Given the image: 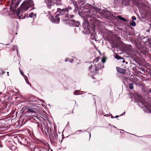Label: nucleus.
Segmentation results:
<instances>
[{
	"label": "nucleus",
	"mask_w": 151,
	"mask_h": 151,
	"mask_svg": "<svg viewBox=\"0 0 151 151\" xmlns=\"http://www.w3.org/2000/svg\"><path fill=\"white\" fill-rule=\"evenodd\" d=\"M16 0H12L11 4H12ZM34 4L32 0H29L25 1L22 4L20 8H18L15 11L12 6V4L10 7V10L12 11L13 13H15L19 18L23 19L24 17L22 16V13L23 11H26L28 10L30 7L32 8V10L33 9Z\"/></svg>",
	"instance_id": "nucleus-1"
},
{
	"label": "nucleus",
	"mask_w": 151,
	"mask_h": 151,
	"mask_svg": "<svg viewBox=\"0 0 151 151\" xmlns=\"http://www.w3.org/2000/svg\"><path fill=\"white\" fill-rule=\"evenodd\" d=\"M58 11L59 12V16H62V17L66 18L68 17V8H65L63 9L60 8L58 9Z\"/></svg>",
	"instance_id": "nucleus-2"
},
{
	"label": "nucleus",
	"mask_w": 151,
	"mask_h": 151,
	"mask_svg": "<svg viewBox=\"0 0 151 151\" xmlns=\"http://www.w3.org/2000/svg\"><path fill=\"white\" fill-rule=\"evenodd\" d=\"M49 19L51 22L55 23H59L60 20L58 14H56L55 17L53 16H50L49 17Z\"/></svg>",
	"instance_id": "nucleus-3"
},
{
	"label": "nucleus",
	"mask_w": 151,
	"mask_h": 151,
	"mask_svg": "<svg viewBox=\"0 0 151 151\" xmlns=\"http://www.w3.org/2000/svg\"><path fill=\"white\" fill-rule=\"evenodd\" d=\"M116 70L118 72L123 74H124L126 71L125 69L119 67L116 68Z\"/></svg>",
	"instance_id": "nucleus-4"
},
{
	"label": "nucleus",
	"mask_w": 151,
	"mask_h": 151,
	"mask_svg": "<svg viewBox=\"0 0 151 151\" xmlns=\"http://www.w3.org/2000/svg\"><path fill=\"white\" fill-rule=\"evenodd\" d=\"M20 71L21 74L23 76H24V78L25 80L26 83L27 84H29V82L27 77L26 76L24 75V73L23 72H22L20 70Z\"/></svg>",
	"instance_id": "nucleus-5"
},
{
	"label": "nucleus",
	"mask_w": 151,
	"mask_h": 151,
	"mask_svg": "<svg viewBox=\"0 0 151 151\" xmlns=\"http://www.w3.org/2000/svg\"><path fill=\"white\" fill-rule=\"evenodd\" d=\"M100 65H98L97 66H96V65H93V69L94 68L95 69V71L99 70V69L101 68V67L100 66Z\"/></svg>",
	"instance_id": "nucleus-6"
},
{
	"label": "nucleus",
	"mask_w": 151,
	"mask_h": 151,
	"mask_svg": "<svg viewBox=\"0 0 151 151\" xmlns=\"http://www.w3.org/2000/svg\"><path fill=\"white\" fill-rule=\"evenodd\" d=\"M117 17L119 19H120L124 21L125 22L126 21V20L125 18H123V17H121L120 16H117Z\"/></svg>",
	"instance_id": "nucleus-7"
},
{
	"label": "nucleus",
	"mask_w": 151,
	"mask_h": 151,
	"mask_svg": "<svg viewBox=\"0 0 151 151\" xmlns=\"http://www.w3.org/2000/svg\"><path fill=\"white\" fill-rule=\"evenodd\" d=\"M134 84L133 83H130L129 85V87L130 89H132L134 88Z\"/></svg>",
	"instance_id": "nucleus-8"
},
{
	"label": "nucleus",
	"mask_w": 151,
	"mask_h": 151,
	"mask_svg": "<svg viewBox=\"0 0 151 151\" xmlns=\"http://www.w3.org/2000/svg\"><path fill=\"white\" fill-rule=\"evenodd\" d=\"M99 57H97L95 59L93 60V63H96V62H98L99 61Z\"/></svg>",
	"instance_id": "nucleus-9"
},
{
	"label": "nucleus",
	"mask_w": 151,
	"mask_h": 151,
	"mask_svg": "<svg viewBox=\"0 0 151 151\" xmlns=\"http://www.w3.org/2000/svg\"><path fill=\"white\" fill-rule=\"evenodd\" d=\"M115 58H116V59H117V60H119V59H124L123 58H121L119 56V55H115Z\"/></svg>",
	"instance_id": "nucleus-10"
},
{
	"label": "nucleus",
	"mask_w": 151,
	"mask_h": 151,
	"mask_svg": "<svg viewBox=\"0 0 151 151\" xmlns=\"http://www.w3.org/2000/svg\"><path fill=\"white\" fill-rule=\"evenodd\" d=\"M136 25V23L134 21H133L130 24V25L133 26H134Z\"/></svg>",
	"instance_id": "nucleus-11"
},
{
	"label": "nucleus",
	"mask_w": 151,
	"mask_h": 151,
	"mask_svg": "<svg viewBox=\"0 0 151 151\" xmlns=\"http://www.w3.org/2000/svg\"><path fill=\"white\" fill-rule=\"evenodd\" d=\"M79 92V90H76L74 92V95H78L80 94L78 93V92Z\"/></svg>",
	"instance_id": "nucleus-12"
},
{
	"label": "nucleus",
	"mask_w": 151,
	"mask_h": 151,
	"mask_svg": "<svg viewBox=\"0 0 151 151\" xmlns=\"http://www.w3.org/2000/svg\"><path fill=\"white\" fill-rule=\"evenodd\" d=\"M35 15L33 13H31L29 14V16L31 17H34Z\"/></svg>",
	"instance_id": "nucleus-13"
},
{
	"label": "nucleus",
	"mask_w": 151,
	"mask_h": 151,
	"mask_svg": "<svg viewBox=\"0 0 151 151\" xmlns=\"http://www.w3.org/2000/svg\"><path fill=\"white\" fill-rule=\"evenodd\" d=\"M28 111L31 112L32 113H34L35 112V111H33L32 109H28Z\"/></svg>",
	"instance_id": "nucleus-14"
},
{
	"label": "nucleus",
	"mask_w": 151,
	"mask_h": 151,
	"mask_svg": "<svg viewBox=\"0 0 151 151\" xmlns=\"http://www.w3.org/2000/svg\"><path fill=\"white\" fill-rule=\"evenodd\" d=\"M80 25V23L78 22H76V25L75 26L76 27H78Z\"/></svg>",
	"instance_id": "nucleus-15"
},
{
	"label": "nucleus",
	"mask_w": 151,
	"mask_h": 151,
	"mask_svg": "<svg viewBox=\"0 0 151 151\" xmlns=\"http://www.w3.org/2000/svg\"><path fill=\"white\" fill-rule=\"evenodd\" d=\"M132 18L133 21H134V20H135L136 19V17L134 16H132Z\"/></svg>",
	"instance_id": "nucleus-16"
},
{
	"label": "nucleus",
	"mask_w": 151,
	"mask_h": 151,
	"mask_svg": "<svg viewBox=\"0 0 151 151\" xmlns=\"http://www.w3.org/2000/svg\"><path fill=\"white\" fill-rule=\"evenodd\" d=\"M146 109H147V110H146V112H147V113H148V112H149V113H150V112H151V111H150V110H147V108H146Z\"/></svg>",
	"instance_id": "nucleus-17"
},
{
	"label": "nucleus",
	"mask_w": 151,
	"mask_h": 151,
	"mask_svg": "<svg viewBox=\"0 0 151 151\" xmlns=\"http://www.w3.org/2000/svg\"><path fill=\"white\" fill-rule=\"evenodd\" d=\"M6 72L3 70H2V74H4Z\"/></svg>",
	"instance_id": "nucleus-18"
},
{
	"label": "nucleus",
	"mask_w": 151,
	"mask_h": 151,
	"mask_svg": "<svg viewBox=\"0 0 151 151\" xmlns=\"http://www.w3.org/2000/svg\"><path fill=\"white\" fill-rule=\"evenodd\" d=\"M92 65H91L90 66H89V70H91V69L92 68Z\"/></svg>",
	"instance_id": "nucleus-19"
},
{
	"label": "nucleus",
	"mask_w": 151,
	"mask_h": 151,
	"mask_svg": "<svg viewBox=\"0 0 151 151\" xmlns=\"http://www.w3.org/2000/svg\"><path fill=\"white\" fill-rule=\"evenodd\" d=\"M73 16H74L73 15H71L70 16V17L71 18H72L73 17Z\"/></svg>",
	"instance_id": "nucleus-20"
},
{
	"label": "nucleus",
	"mask_w": 151,
	"mask_h": 151,
	"mask_svg": "<svg viewBox=\"0 0 151 151\" xmlns=\"http://www.w3.org/2000/svg\"><path fill=\"white\" fill-rule=\"evenodd\" d=\"M68 59L67 58V59H66L65 60V61H66V62H67V61H68V60H67Z\"/></svg>",
	"instance_id": "nucleus-21"
},
{
	"label": "nucleus",
	"mask_w": 151,
	"mask_h": 151,
	"mask_svg": "<svg viewBox=\"0 0 151 151\" xmlns=\"http://www.w3.org/2000/svg\"><path fill=\"white\" fill-rule=\"evenodd\" d=\"M102 62L103 63H104L105 62L103 60H102Z\"/></svg>",
	"instance_id": "nucleus-22"
},
{
	"label": "nucleus",
	"mask_w": 151,
	"mask_h": 151,
	"mask_svg": "<svg viewBox=\"0 0 151 151\" xmlns=\"http://www.w3.org/2000/svg\"><path fill=\"white\" fill-rule=\"evenodd\" d=\"M15 48L17 49V47L16 46H15Z\"/></svg>",
	"instance_id": "nucleus-23"
},
{
	"label": "nucleus",
	"mask_w": 151,
	"mask_h": 151,
	"mask_svg": "<svg viewBox=\"0 0 151 151\" xmlns=\"http://www.w3.org/2000/svg\"><path fill=\"white\" fill-rule=\"evenodd\" d=\"M115 117L116 118L118 117H119V116L118 115L116 116H115Z\"/></svg>",
	"instance_id": "nucleus-24"
},
{
	"label": "nucleus",
	"mask_w": 151,
	"mask_h": 151,
	"mask_svg": "<svg viewBox=\"0 0 151 151\" xmlns=\"http://www.w3.org/2000/svg\"><path fill=\"white\" fill-rule=\"evenodd\" d=\"M7 73L8 74V76H9V72H7Z\"/></svg>",
	"instance_id": "nucleus-25"
},
{
	"label": "nucleus",
	"mask_w": 151,
	"mask_h": 151,
	"mask_svg": "<svg viewBox=\"0 0 151 151\" xmlns=\"http://www.w3.org/2000/svg\"><path fill=\"white\" fill-rule=\"evenodd\" d=\"M91 71H92V72H94V70H91Z\"/></svg>",
	"instance_id": "nucleus-26"
},
{
	"label": "nucleus",
	"mask_w": 151,
	"mask_h": 151,
	"mask_svg": "<svg viewBox=\"0 0 151 151\" xmlns=\"http://www.w3.org/2000/svg\"><path fill=\"white\" fill-rule=\"evenodd\" d=\"M124 60H123V63H124Z\"/></svg>",
	"instance_id": "nucleus-27"
},
{
	"label": "nucleus",
	"mask_w": 151,
	"mask_h": 151,
	"mask_svg": "<svg viewBox=\"0 0 151 151\" xmlns=\"http://www.w3.org/2000/svg\"><path fill=\"white\" fill-rule=\"evenodd\" d=\"M29 85H30V86H31V84H29Z\"/></svg>",
	"instance_id": "nucleus-28"
},
{
	"label": "nucleus",
	"mask_w": 151,
	"mask_h": 151,
	"mask_svg": "<svg viewBox=\"0 0 151 151\" xmlns=\"http://www.w3.org/2000/svg\"><path fill=\"white\" fill-rule=\"evenodd\" d=\"M71 63H72V61H70V62Z\"/></svg>",
	"instance_id": "nucleus-29"
}]
</instances>
